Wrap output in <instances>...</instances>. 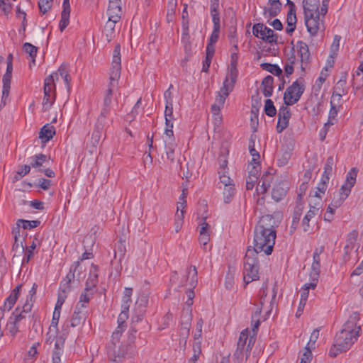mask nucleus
I'll use <instances>...</instances> for the list:
<instances>
[{"label": "nucleus", "mask_w": 363, "mask_h": 363, "mask_svg": "<svg viewBox=\"0 0 363 363\" xmlns=\"http://www.w3.org/2000/svg\"><path fill=\"white\" fill-rule=\"evenodd\" d=\"M358 320V313H354L344 324L343 328L336 334L335 346L340 352H346L357 340L361 332V327L356 325Z\"/></svg>", "instance_id": "nucleus-1"}, {"label": "nucleus", "mask_w": 363, "mask_h": 363, "mask_svg": "<svg viewBox=\"0 0 363 363\" xmlns=\"http://www.w3.org/2000/svg\"><path fill=\"white\" fill-rule=\"evenodd\" d=\"M277 231L265 232L257 229L254 230L253 246L251 250H255L256 254L264 252L265 255H269L272 253Z\"/></svg>", "instance_id": "nucleus-2"}, {"label": "nucleus", "mask_w": 363, "mask_h": 363, "mask_svg": "<svg viewBox=\"0 0 363 363\" xmlns=\"http://www.w3.org/2000/svg\"><path fill=\"white\" fill-rule=\"evenodd\" d=\"M259 269L258 255L249 246L244 258L243 279L245 284L259 279Z\"/></svg>", "instance_id": "nucleus-3"}, {"label": "nucleus", "mask_w": 363, "mask_h": 363, "mask_svg": "<svg viewBox=\"0 0 363 363\" xmlns=\"http://www.w3.org/2000/svg\"><path fill=\"white\" fill-rule=\"evenodd\" d=\"M249 330H243L240 334L237 343V348L233 354L234 363H241L244 357L247 360L250 355L253 345L255 342V337L250 336Z\"/></svg>", "instance_id": "nucleus-4"}, {"label": "nucleus", "mask_w": 363, "mask_h": 363, "mask_svg": "<svg viewBox=\"0 0 363 363\" xmlns=\"http://www.w3.org/2000/svg\"><path fill=\"white\" fill-rule=\"evenodd\" d=\"M121 337L117 340L113 339V335H111V340L106 345L108 356L110 359H117L118 362L122 360L128 355L133 354V347L129 345L119 344Z\"/></svg>", "instance_id": "nucleus-5"}, {"label": "nucleus", "mask_w": 363, "mask_h": 363, "mask_svg": "<svg viewBox=\"0 0 363 363\" xmlns=\"http://www.w3.org/2000/svg\"><path fill=\"white\" fill-rule=\"evenodd\" d=\"M305 84L303 79H297L292 83L284 94V103L286 106H292L301 99L305 91Z\"/></svg>", "instance_id": "nucleus-6"}, {"label": "nucleus", "mask_w": 363, "mask_h": 363, "mask_svg": "<svg viewBox=\"0 0 363 363\" xmlns=\"http://www.w3.org/2000/svg\"><path fill=\"white\" fill-rule=\"evenodd\" d=\"M121 45L117 44L115 46L113 52L112 66L110 72V82L108 88L111 89L112 94L113 93V88L118 84V81L121 77Z\"/></svg>", "instance_id": "nucleus-7"}, {"label": "nucleus", "mask_w": 363, "mask_h": 363, "mask_svg": "<svg viewBox=\"0 0 363 363\" xmlns=\"http://www.w3.org/2000/svg\"><path fill=\"white\" fill-rule=\"evenodd\" d=\"M304 19L307 31L311 36H315L319 31L324 30L323 20L320 19V13L304 15Z\"/></svg>", "instance_id": "nucleus-8"}, {"label": "nucleus", "mask_w": 363, "mask_h": 363, "mask_svg": "<svg viewBox=\"0 0 363 363\" xmlns=\"http://www.w3.org/2000/svg\"><path fill=\"white\" fill-rule=\"evenodd\" d=\"M277 216H279V213L274 216L271 214L262 216L256 224L255 229L265 232L277 231L276 228L279 225V221L276 219Z\"/></svg>", "instance_id": "nucleus-9"}, {"label": "nucleus", "mask_w": 363, "mask_h": 363, "mask_svg": "<svg viewBox=\"0 0 363 363\" xmlns=\"http://www.w3.org/2000/svg\"><path fill=\"white\" fill-rule=\"evenodd\" d=\"M358 237V232L356 230L351 231L347 236L346 245L344 247L343 259L347 262L351 258V254L356 247L354 253L357 254L359 245L356 246V241Z\"/></svg>", "instance_id": "nucleus-10"}, {"label": "nucleus", "mask_w": 363, "mask_h": 363, "mask_svg": "<svg viewBox=\"0 0 363 363\" xmlns=\"http://www.w3.org/2000/svg\"><path fill=\"white\" fill-rule=\"evenodd\" d=\"M86 318L85 313L83 309L79 307V304H77L74 313L70 320H67L62 326V330L67 334L69 327H76L81 324L82 320Z\"/></svg>", "instance_id": "nucleus-11"}, {"label": "nucleus", "mask_w": 363, "mask_h": 363, "mask_svg": "<svg viewBox=\"0 0 363 363\" xmlns=\"http://www.w3.org/2000/svg\"><path fill=\"white\" fill-rule=\"evenodd\" d=\"M287 106L283 105L279 110L278 121L276 127L278 133L283 132L289 125L291 113Z\"/></svg>", "instance_id": "nucleus-12"}, {"label": "nucleus", "mask_w": 363, "mask_h": 363, "mask_svg": "<svg viewBox=\"0 0 363 363\" xmlns=\"http://www.w3.org/2000/svg\"><path fill=\"white\" fill-rule=\"evenodd\" d=\"M357 169L355 167L352 168L347 174L345 183L341 186L340 196L346 199L351 191V189L356 182Z\"/></svg>", "instance_id": "nucleus-13"}, {"label": "nucleus", "mask_w": 363, "mask_h": 363, "mask_svg": "<svg viewBox=\"0 0 363 363\" xmlns=\"http://www.w3.org/2000/svg\"><path fill=\"white\" fill-rule=\"evenodd\" d=\"M187 279L189 277V286L190 288L187 291L188 300L186 301V304L188 306H191L193 304V298H194V289L197 284V269L195 266H191L188 269L187 272Z\"/></svg>", "instance_id": "nucleus-14"}, {"label": "nucleus", "mask_w": 363, "mask_h": 363, "mask_svg": "<svg viewBox=\"0 0 363 363\" xmlns=\"http://www.w3.org/2000/svg\"><path fill=\"white\" fill-rule=\"evenodd\" d=\"M324 246H320L314 250L313 256V263L311 265V271L310 272V279L313 281L318 280L320 269V255L324 252Z\"/></svg>", "instance_id": "nucleus-15"}, {"label": "nucleus", "mask_w": 363, "mask_h": 363, "mask_svg": "<svg viewBox=\"0 0 363 363\" xmlns=\"http://www.w3.org/2000/svg\"><path fill=\"white\" fill-rule=\"evenodd\" d=\"M79 267V262H76L73 264H72L69 273L67 274L66 277L63 279V280L61 281L60 289L62 291V293L66 294L67 292L70 291V284L72 281L74 279V273Z\"/></svg>", "instance_id": "nucleus-16"}, {"label": "nucleus", "mask_w": 363, "mask_h": 363, "mask_svg": "<svg viewBox=\"0 0 363 363\" xmlns=\"http://www.w3.org/2000/svg\"><path fill=\"white\" fill-rule=\"evenodd\" d=\"M298 54L301 58V69L304 70L305 67L303 65H307L311 62V54L309 52L308 47L306 43L303 41L297 42Z\"/></svg>", "instance_id": "nucleus-17"}, {"label": "nucleus", "mask_w": 363, "mask_h": 363, "mask_svg": "<svg viewBox=\"0 0 363 363\" xmlns=\"http://www.w3.org/2000/svg\"><path fill=\"white\" fill-rule=\"evenodd\" d=\"M268 4L270 5V7H264V16L269 18L277 16L281 10L280 0H268Z\"/></svg>", "instance_id": "nucleus-18"}, {"label": "nucleus", "mask_w": 363, "mask_h": 363, "mask_svg": "<svg viewBox=\"0 0 363 363\" xmlns=\"http://www.w3.org/2000/svg\"><path fill=\"white\" fill-rule=\"evenodd\" d=\"M129 310H124L122 308L121 313L118 318V327L115 331L112 333L113 335V339L117 340L118 337H121L123 332L126 328L125 320L128 318Z\"/></svg>", "instance_id": "nucleus-19"}, {"label": "nucleus", "mask_w": 363, "mask_h": 363, "mask_svg": "<svg viewBox=\"0 0 363 363\" xmlns=\"http://www.w3.org/2000/svg\"><path fill=\"white\" fill-rule=\"evenodd\" d=\"M63 9L61 13V19L59 23V28L60 32L67 27L69 23L70 4L69 0H64L62 4Z\"/></svg>", "instance_id": "nucleus-20"}, {"label": "nucleus", "mask_w": 363, "mask_h": 363, "mask_svg": "<svg viewBox=\"0 0 363 363\" xmlns=\"http://www.w3.org/2000/svg\"><path fill=\"white\" fill-rule=\"evenodd\" d=\"M288 189L289 186L284 182L276 184L272 191V198L276 202L281 201L286 196Z\"/></svg>", "instance_id": "nucleus-21"}, {"label": "nucleus", "mask_w": 363, "mask_h": 363, "mask_svg": "<svg viewBox=\"0 0 363 363\" xmlns=\"http://www.w3.org/2000/svg\"><path fill=\"white\" fill-rule=\"evenodd\" d=\"M98 267L94 264L91 265V269L89 271V276L86 282V286L84 290L86 291H91L94 288H95L98 283Z\"/></svg>", "instance_id": "nucleus-22"}, {"label": "nucleus", "mask_w": 363, "mask_h": 363, "mask_svg": "<svg viewBox=\"0 0 363 363\" xmlns=\"http://www.w3.org/2000/svg\"><path fill=\"white\" fill-rule=\"evenodd\" d=\"M11 73L6 72L3 76V90L0 108L4 106L6 104V100L9 97V91L11 88Z\"/></svg>", "instance_id": "nucleus-23"}, {"label": "nucleus", "mask_w": 363, "mask_h": 363, "mask_svg": "<svg viewBox=\"0 0 363 363\" xmlns=\"http://www.w3.org/2000/svg\"><path fill=\"white\" fill-rule=\"evenodd\" d=\"M313 203H314V206H312L311 204H310V206H311L310 210L308 211L306 215L303 217V220H302V225L303 228V230L305 232H307L309 230V226H310L309 222H310L311 219L315 215H316L318 213V212L320 209V207L319 201H314Z\"/></svg>", "instance_id": "nucleus-24"}, {"label": "nucleus", "mask_w": 363, "mask_h": 363, "mask_svg": "<svg viewBox=\"0 0 363 363\" xmlns=\"http://www.w3.org/2000/svg\"><path fill=\"white\" fill-rule=\"evenodd\" d=\"M177 145L176 143H173L171 141H165L164 144V152L165 157L164 155L162 156V159L164 160L166 158L171 164L175 162L177 157L175 153V149L177 148Z\"/></svg>", "instance_id": "nucleus-25"}, {"label": "nucleus", "mask_w": 363, "mask_h": 363, "mask_svg": "<svg viewBox=\"0 0 363 363\" xmlns=\"http://www.w3.org/2000/svg\"><path fill=\"white\" fill-rule=\"evenodd\" d=\"M319 6V0H303V7L304 15L309 14L311 16L313 14L320 13Z\"/></svg>", "instance_id": "nucleus-26"}, {"label": "nucleus", "mask_w": 363, "mask_h": 363, "mask_svg": "<svg viewBox=\"0 0 363 363\" xmlns=\"http://www.w3.org/2000/svg\"><path fill=\"white\" fill-rule=\"evenodd\" d=\"M55 135V128L49 123L45 124L39 132V138L43 143H46Z\"/></svg>", "instance_id": "nucleus-27"}, {"label": "nucleus", "mask_w": 363, "mask_h": 363, "mask_svg": "<svg viewBox=\"0 0 363 363\" xmlns=\"http://www.w3.org/2000/svg\"><path fill=\"white\" fill-rule=\"evenodd\" d=\"M238 63V54L237 52H233L230 55V64L228 67V73L229 74L230 79L233 81L235 80V78H238V70L237 69Z\"/></svg>", "instance_id": "nucleus-28"}, {"label": "nucleus", "mask_w": 363, "mask_h": 363, "mask_svg": "<svg viewBox=\"0 0 363 363\" xmlns=\"http://www.w3.org/2000/svg\"><path fill=\"white\" fill-rule=\"evenodd\" d=\"M29 160L30 162L28 165L30 166V169H38L39 172L40 169H43V164L48 162V156L42 153L35 155L30 157Z\"/></svg>", "instance_id": "nucleus-29"}, {"label": "nucleus", "mask_w": 363, "mask_h": 363, "mask_svg": "<svg viewBox=\"0 0 363 363\" xmlns=\"http://www.w3.org/2000/svg\"><path fill=\"white\" fill-rule=\"evenodd\" d=\"M274 78L268 75L262 82V91L265 97H269L273 92Z\"/></svg>", "instance_id": "nucleus-30"}, {"label": "nucleus", "mask_w": 363, "mask_h": 363, "mask_svg": "<svg viewBox=\"0 0 363 363\" xmlns=\"http://www.w3.org/2000/svg\"><path fill=\"white\" fill-rule=\"evenodd\" d=\"M105 125L101 124V125L99 123L96 122L94 130L92 133L91 138V143L93 146L96 147L100 142L104 130Z\"/></svg>", "instance_id": "nucleus-31"}, {"label": "nucleus", "mask_w": 363, "mask_h": 363, "mask_svg": "<svg viewBox=\"0 0 363 363\" xmlns=\"http://www.w3.org/2000/svg\"><path fill=\"white\" fill-rule=\"evenodd\" d=\"M236 81L237 78H235V80L233 81L230 79L229 74H227L223 83V86L220 88L218 92L228 97L229 94L233 91Z\"/></svg>", "instance_id": "nucleus-32"}, {"label": "nucleus", "mask_w": 363, "mask_h": 363, "mask_svg": "<svg viewBox=\"0 0 363 363\" xmlns=\"http://www.w3.org/2000/svg\"><path fill=\"white\" fill-rule=\"evenodd\" d=\"M182 33L181 37V41L184 44V49L186 50L191 48V41L189 35V24H187L185 20L184 23L182 25Z\"/></svg>", "instance_id": "nucleus-33"}, {"label": "nucleus", "mask_w": 363, "mask_h": 363, "mask_svg": "<svg viewBox=\"0 0 363 363\" xmlns=\"http://www.w3.org/2000/svg\"><path fill=\"white\" fill-rule=\"evenodd\" d=\"M345 79H340L336 85L333 88V91L332 94V98L335 100V97L337 98V101H339L341 99V97L343 94H346V91L345 89Z\"/></svg>", "instance_id": "nucleus-34"}, {"label": "nucleus", "mask_w": 363, "mask_h": 363, "mask_svg": "<svg viewBox=\"0 0 363 363\" xmlns=\"http://www.w3.org/2000/svg\"><path fill=\"white\" fill-rule=\"evenodd\" d=\"M264 33L262 34L261 39L268 43H277L278 35L275 33L271 28L266 26L264 28Z\"/></svg>", "instance_id": "nucleus-35"}, {"label": "nucleus", "mask_w": 363, "mask_h": 363, "mask_svg": "<svg viewBox=\"0 0 363 363\" xmlns=\"http://www.w3.org/2000/svg\"><path fill=\"white\" fill-rule=\"evenodd\" d=\"M65 334H67L65 332L63 333V335H57V333H53L52 340H55V349L53 352H59L62 354L65 342Z\"/></svg>", "instance_id": "nucleus-36"}, {"label": "nucleus", "mask_w": 363, "mask_h": 363, "mask_svg": "<svg viewBox=\"0 0 363 363\" xmlns=\"http://www.w3.org/2000/svg\"><path fill=\"white\" fill-rule=\"evenodd\" d=\"M58 72L60 76L62 77V78L64 79L67 90L69 91L71 77L69 74L68 65L62 63L58 68Z\"/></svg>", "instance_id": "nucleus-37"}, {"label": "nucleus", "mask_w": 363, "mask_h": 363, "mask_svg": "<svg viewBox=\"0 0 363 363\" xmlns=\"http://www.w3.org/2000/svg\"><path fill=\"white\" fill-rule=\"evenodd\" d=\"M260 67L262 69L266 70L277 77H280L282 76V69L277 65L264 62L260 65Z\"/></svg>", "instance_id": "nucleus-38"}, {"label": "nucleus", "mask_w": 363, "mask_h": 363, "mask_svg": "<svg viewBox=\"0 0 363 363\" xmlns=\"http://www.w3.org/2000/svg\"><path fill=\"white\" fill-rule=\"evenodd\" d=\"M35 240H37V238L35 237L32 242L31 245L27 247H25V250L23 251L25 252L24 256L22 259V265H24L25 264H28L30 259L33 257L34 252L33 250L36 247V243Z\"/></svg>", "instance_id": "nucleus-39"}, {"label": "nucleus", "mask_w": 363, "mask_h": 363, "mask_svg": "<svg viewBox=\"0 0 363 363\" xmlns=\"http://www.w3.org/2000/svg\"><path fill=\"white\" fill-rule=\"evenodd\" d=\"M318 280L313 281V279H311V282L305 284L302 291L301 292V298L300 301H303V303H306V301L308 297V290L310 289H314L317 286Z\"/></svg>", "instance_id": "nucleus-40"}, {"label": "nucleus", "mask_w": 363, "mask_h": 363, "mask_svg": "<svg viewBox=\"0 0 363 363\" xmlns=\"http://www.w3.org/2000/svg\"><path fill=\"white\" fill-rule=\"evenodd\" d=\"M302 211H303L302 204L298 203L294 208V214H293L292 223H291V228L293 229V230H295L298 225L301 216L302 214Z\"/></svg>", "instance_id": "nucleus-41"}, {"label": "nucleus", "mask_w": 363, "mask_h": 363, "mask_svg": "<svg viewBox=\"0 0 363 363\" xmlns=\"http://www.w3.org/2000/svg\"><path fill=\"white\" fill-rule=\"evenodd\" d=\"M334 163L335 160L333 156H330L327 158L324 165V171L322 178H325L326 180H330V176L332 174Z\"/></svg>", "instance_id": "nucleus-42"}, {"label": "nucleus", "mask_w": 363, "mask_h": 363, "mask_svg": "<svg viewBox=\"0 0 363 363\" xmlns=\"http://www.w3.org/2000/svg\"><path fill=\"white\" fill-rule=\"evenodd\" d=\"M16 224L18 226L16 229H19V227L21 226L24 230H27L38 227L40 224V221L38 220H28L23 219H18L17 220Z\"/></svg>", "instance_id": "nucleus-43"}, {"label": "nucleus", "mask_w": 363, "mask_h": 363, "mask_svg": "<svg viewBox=\"0 0 363 363\" xmlns=\"http://www.w3.org/2000/svg\"><path fill=\"white\" fill-rule=\"evenodd\" d=\"M141 301L143 303H140V306H143V308H140L138 311L135 310V313L132 317V323L133 324L142 321L145 315V310L144 309V308L146 306L147 300L145 298L143 300H141Z\"/></svg>", "instance_id": "nucleus-44"}, {"label": "nucleus", "mask_w": 363, "mask_h": 363, "mask_svg": "<svg viewBox=\"0 0 363 363\" xmlns=\"http://www.w3.org/2000/svg\"><path fill=\"white\" fill-rule=\"evenodd\" d=\"M133 293V289L125 287L124 289L123 296L122 298L121 308L124 310H129L130 305L131 303V296Z\"/></svg>", "instance_id": "nucleus-45"}, {"label": "nucleus", "mask_w": 363, "mask_h": 363, "mask_svg": "<svg viewBox=\"0 0 363 363\" xmlns=\"http://www.w3.org/2000/svg\"><path fill=\"white\" fill-rule=\"evenodd\" d=\"M235 194V184H230V186H224L223 189V199L225 203H229L233 200Z\"/></svg>", "instance_id": "nucleus-46"}, {"label": "nucleus", "mask_w": 363, "mask_h": 363, "mask_svg": "<svg viewBox=\"0 0 363 363\" xmlns=\"http://www.w3.org/2000/svg\"><path fill=\"white\" fill-rule=\"evenodd\" d=\"M38 48L29 43H25L23 45V50L25 52L28 53L32 59L33 65L35 63V57L38 51Z\"/></svg>", "instance_id": "nucleus-47"}, {"label": "nucleus", "mask_w": 363, "mask_h": 363, "mask_svg": "<svg viewBox=\"0 0 363 363\" xmlns=\"http://www.w3.org/2000/svg\"><path fill=\"white\" fill-rule=\"evenodd\" d=\"M13 233L14 234V242L12 245V250L17 251L18 249L20 250V252H23L25 250V245L23 242H18V237L20 236V230L18 228L16 230H13Z\"/></svg>", "instance_id": "nucleus-48"}, {"label": "nucleus", "mask_w": 363, "mask_h": 363, "mask_svg": "<svg viewBox=\"0 0 363 363\" xmlns=\"http://www.w3.org/2000/svg\"><path fill=\"white\" fill-rule=\"evenodd\" d=\"M107 16L109 20L112 21H119L122 16V9H108Z\"/></svg>", "instance_id": "nucleus-49"}, {"label": "nucleus", "mask_w": 363, "mask_h": 363, "mask_svg": "<svg viewBox=\"0 0 363 363\" xmlns=\"http://www.w3.org/2000/svg\"><path fill=\"white\" fill-rule=\"evenodd\" d=\"M55 99V94H48L44 93V97L43 99V111L48 110L53 104Z\"/></svg>", "instance_id": "nucleus-50"}, {"label": "nucleus", "mask_w": 363, "mask_h": 363, "mask_svg": "<svg viewBox=\"0 0 363 363\" xmlns=\"http://www.w3.org/2000/svg\"><path fill=\"white\" fill-rule=\"evenodd\" d=\"M210 12L213 22H220L219 14V2H210Z\"/></svg>", "instance_id": "nucleus-51"}, {"label": "nucleus", "mask_w": 363, "mask_h": 363, "mask_svg": "<svg viewBox=\"0 0 363 363\" xmlns=\"http://www.w3.org/2000/svg\"><path fill=\"white\" fill-rule=\"evenodd\" d=\"M328 182H329V180H326L325 178H321V181L317 186L318 191H315L314 195L313 196V197L318 199V201H319L320 203L321 201V196L318 192H320L321 194H325V192L327 189Z\"/></svg>", "instance_id": "nucleus-52"}, {"label": "nucleus", "mask_w": 363, "mask_h": 363, "mask_svg": "<svg viewBox=\"0 0 363 363\" xmlns=\"http://www.w3.org/2000/svg\"><path fill=\"white\" fill-rule=\"evenodd\" d=\"M52 76H48L44 82V93L55 94V84L52 82Z\"/></svg>", "instance_id": "nucleus-53"}, {"label": "nucleus", "mask_w": 363, "mask_h": 363, "mask_svg": "<svg viewBox=\"0 0 363 363\" xmlns=\"http://www.w3.org/2000/svg\"><path fill=\"white\" fill-rule=\"evenodd\" d=\"M177 6V1H168L167 9V22L169 23V22L172 21Z\"/></svg>", "instance_id": "nucleus-54"}, {"label": "nucleus", "mask_w": 363, "mask_h": 363, "mask_svg": "<svg viewBox=\"0 0 363 363\" xmlns=\"http://www.w3.org/2000/svg\"><path fill=\"white\" fill-rule=\"evenodd\" d=\"M213 28L211 35L209 38L208 43L215 44L219 38V32L220 29V22H213Z\"/></svg>", "instance_id": "nucleus-55"}, {"label": "nucleus", "mask_w": 363, "mask_h": 363, "mask_svg": "<svg viewBox=\"0 0 363 363\" xmlns=\"http://www.w3.org/2000/svg\"><path fill=\"white\" fill-rule=\"evenodd\" d=\"M117 22L118 21H112L108 18V21L105 24L104 29L106 33V35L108 41H110L113 38V35L114 34L115 26Z\"/></svg>", "instance_id": "nucleus-56"}, {"label": "nucleus", "mask_w": 363, "mask_h": 363, "mask_svg": "<svg viewBox=\"0 0 363 363\" xmlns=\"http://www.w3.org/2000/svg\"><path fill=\"white\" fill-rule=\"evenodd\" d=\"M361 72L357 69L353 75L352 87L355 90H359L363 85V74Z\"/></svg>", "instance_id": "nucleus-57"}, {"label": "nucleus", "mask_w": 363, "mask_h": 363, "mask_svg": "<svg viewBox=\"0 0 363 363\" xmlns=\"http://www.w3.org/2000/svg\"><path fill=\"white\" fill-rule=\"evenodd\" d=\"M264 113L269 117H273L277 114V109L271 99H267L264 104Z\"/></svg>", "instance_id": "nucleus-58"}, {"label": "nucleus", "mask_w": 363, "mask_h": 363, "mask_svg": "<svg viewBox=\"0 0 363 363\" xmlns=\"http://www.w3.org/2000/svg\"><path fill=\"white\" fill-rule=\"evenodd\" d=\"M18 298V295L16 292H11L9 297L4 301V308H6L7 311H9L16 303Z\"/></svg>", "instance_id": "nucleus-59"}, {"label": "nucleus", "mask_w": 363, "mask_h": 363, "mask_svg": "<svg viewBox=\"0 0 363 363\" xmlns=\"http://www.w3.org/2000/svg\"><path fill=\"white\" fill-rule=\"evenodd\" d=\"M251 169L249 170V179L254 178L255 179H258V175L260 170V163L259 161L252 162Z\"/></svg>", "instance_id": "nucleus-60"}, {"label": "nucleus", "mask_w": 363, "mask_h": 363, "mask_svg": "<svg viewBox=\"0 0 363 363\" xmlns=\"http://www.w3.org/2000/svg\"><path fill=\"white\" fill-rule=\"evenodd\" d=\"M111 107L102 106L101 113L97 118L96 122L101 125V124L106 125V119L107 116L111 112Z\"/></svg>", "instance_id": "nucleus-61"}, {"label": "nucleus", "mask_w": 363, "mask_h": 363, "mask_svg": "<svg viewBox=\"0 0 363 363\" xmlns=\"http://www.w3.org/2000/svg\"><path fill=\"white\" fill-rule=\"evenodd\" d=\"M60 316V311H54L51 324L49 327L50 331H53V333L57 334L58 331V322Z\"/></svg>", "instance_id": "nucleus-62"}, {"label": "nucleus", "mask_w": 363, "mask_h": 363, "mask_svg": "<svg viewBox=\"0 0 363 363\" xmlns=\"http://www.w3.org/2000/svg\"><path fill=\"white\" fill-rule=\"evenodd\" d=\"M248 147L250 153L252 157V162L259 161L260 155L259 153L255 149V140L252 138V136H251L249 140Z\"/></svg>", "instance_id": "nucleus-63"}, {"label": "nucleus", "mask_w": 363, "mask_h": 363, "mask_svg": "<svg viewBox=\"0 0 363 363\" xmlns=\"http://www.w3.org/2000/svg\"><path fill=\"white\" fill-rule=\"evenodd\" d=\"M53 0H39L38 1V7L40 11L45 14L47 13L52 6Z\"/></svg>", "instance_id": "nucleus-64"}]
</instances>
